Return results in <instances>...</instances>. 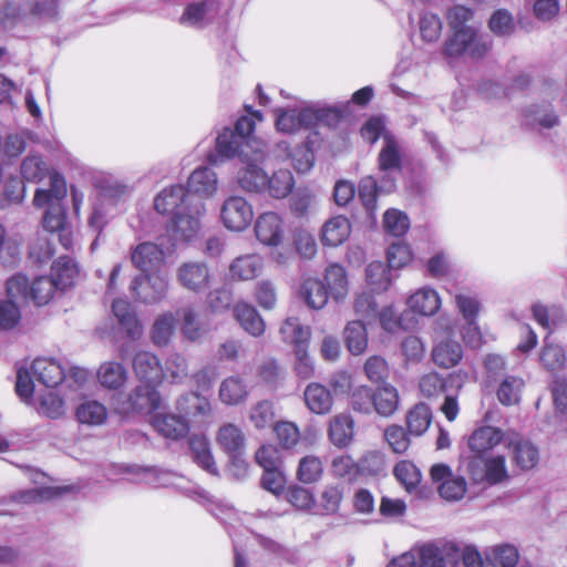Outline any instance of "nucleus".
Instances as JSON below:
<instances>
[{
  "instance_id": "b1692460",
  "label": "nucleus",
  "mask_w": 567,
  "mask_h": 567,
  "mask_svg": "<svg viewBox=\"0 0 567 567\" xmlns=\"http://www.w3.org/2000/svg\"><path fill=\"white\" fill-rule=\"evenodd\" d=\"M188 188L203 197H213L218 189L216 173L209 167L195 169L188 178Z\"/></svg>"
},
{
  "instance_id": "c85d7f7f",
  "label": "nucleus",
  "mask_w": 567,
  "mask_h": 567,
  "mask_svg": "<svg viewBox=\"0 0 567 567\" xmlns=\"http://www.w3.org/2000/svg\"><path fill=\"white\" fill-rule=\"evenodd\" d=\"M76 420L87 426L103 425L109 416L106 406L96 400H85L75 410Z\"/></svg>"
},
{
  "instance_id": "dca6fc26",
  "label": "nucleus",
  "mask_w": 567,
  "mask_h": 567,
  "mask_svg": "<svg viewBox=\"0 0 567 567\" xmlns=\"http://www.w3.org/2000/svg\"><path fill=\"white\" fill-rule=\"evenodd\" d=\"M352 226L350 220L342 215L329 218L321 228L320 239L324 246L338 247L351 235Z\"/></svg>"
},
{
  "instance_id": "680f3d73",
  "label": "nucleus",
  "mask_w": 567,
  "mask_h": 567,
  "mask_svg": "<svg viewBox=\"0 0 567 567\" xmlns=\"http://www.w3.org/2000/svg\"><path fill=\"white\" fill-rule=\"evenodd\" d=\"M394 475L409 492L417 487L422 477L419 468L409 461L398 463L394 467Z\"/></svg>"
},
{
  "instance_id": "f03ea898",
  "label": "nucleus",
  "mask_w": 567,
  "mask_h": 567,
  "mask_svg": "<svg viewBox=\"0 0 567 567\" xmlns=\"http://www.w3.org/2000/svg\"><path fill=\"white\" fill-rule=\"evenodd\" d=\"M66 194V183L60 174L51 175V187L38 188L34 193L33 205L39 208L48 207L43 226L51 233L64 230L66 216L61 202Z\"/></svg>"
},
{
  "instance_id": "7ed1b4c3",
  "label": "nucleus",
  "mask_w": 567,
  "mask_h": 567,
  "mask_svg": "<svg viewBox=\"0 0 567 567\" xmlns=\"http://www.w3.org/2000/svg\"><path fill=\"white\" fill-rule=\"evenodd\" d=\"M267 153L265 144L254 146L248 144L239 154V168L236 173V181L239 187L249 193H264L267 179L265 164Z\"/></svg>"
},
{
  "instance_id": "cd10ccee",
  "label": "nucleus",
  "mask_w": 567,
  "mask_h": 567,
  "mask_svg": "<svg viewBox=\"0 0 567 567\" xmlns=\"http://www.w3.org/2000/svg\"><path fill=\"white\" fill-rule=\"evenodd\" d=\"M151 423L159 434L167 439H179L188 431L186 421L172 414L157 413L152 417Z\"/></svg>"
},
{
  "instance_id": "f704fd0d",
  "label": "nucleus",
  "mask_w": 567,
  "mask_h": 567,
  "mask_svg": "<svg viewBox=\"0 0 567 567\" xmlns=\"http://www.w3.org/2000/svg\"><path fill=\"white\" fill-rule=\"evenodd\" d=\"M328 435L338 447L347 446L353 437V421L347 414H338L329 422Z\"/></svg>"
},
{
  "instance_id": "5701e85b",
  "label": "nucleus",
  "mask_w": 567,
  "mask_h": 567,
  "mask_svg": "<svg viewBox=\"0 0 567 567\" xmlns=\"http://www.w3.org/2000/svg\"><path fill=\"white\" fill-rule=\"evenodd\" d=\"M248 144L260 146L262 142L244 141L238 134H235L233 130L226 127L217 136L216 151L218 155L226 158H233L235 156L239 157V154Z\"/></svg>"
},
{
  "instance_id": "1a4fd4ad",
  "label": "nucleus",
  "mask_w": 567,
  "mask_h": 567,
  "mask_svg": "<svg viewBox=\"0 0 567 567\" xmlns=\"http://www.w3.org/2000/svg\"><path fill=\"white\" fill-rule=\"evenodd\" d=\"M185 213H175L173 233L178 240H190L202 229V218L206 214V206L200 200L188 204Z\"/></svg>"
},
{
  "instance_id": "2eb2a0df",
  "label": "nucleus",
  "mask_w": 567,
  "mask_h": 567,
  "mask_svg": "<svg viewBox=\"0 0 567 567\" xmlns=\"http://www.w3.org/2000/svg\"><path fill=\"white\" fill-rule=\"evenodd\" d=\"M133 370L140 380L156 385L164 381V368L158 357L150 351H138L133 358Z\"/></svg>"
},
{
  "instance_id": "a211bd4d",
  "label": "nucleus",
  "mask_w": 567,
  "mask_h": 567,
  "mask_svg": "<svg viewBox=\"0 0 567 567\" xmlns=\"http://www.w3.org/2000/svg\"><path fill=\"white\" fill-rule=\"evenodd\" d=\"M406 305L417 315L433 316L440 310L442 300L436 290L423 287L408 298Z\"/></svg>"
},
{
  "instance_id": "473e14b6",
  "label": "nucleus",
  "mask_w": 567,
  "mask_h": 567,
  "mask_svg": "<svg viewBox=\"0 0 567 567\" xmlns=\"http://www.w3.org/2000/svg\"><path fill=\"white\" fill-rule=\"evenodd\" d=\"M112 310L120 324L131 339L135 340L142 336L143 328L127 301L115 300L112 305Z\"/></svg>"
},
{
  "instance_id": "e2e57ef3",
  "label": "nucleus",
  "mask_w": 567,
  "mask_h": 567,
  "mask_svg": "<svg viewBox=\"0 0 567 567\" xmlns=\"http://www.w3.org/2000/svg\"><path fill=\"white\" fill-rule=\"evenodd\" d=\"M529 124H538L545 128H551L559 122L550 105H533L526 114Z\"/></svg>"
},
{
  "instance_id": "412c9836",
  "label": "nucleus",
  "mask_w": 567,
  "mask_h": 567,
  "mask_svg": "<svg viewBox=\"0 0 567 567\" xmlns=\"http://www.w3.org/2000/svg\"><path fill=\"white\" fill-rule=\"evenodd\" d=\"M307 408L315 414H327L333 406V396L321 383H309L303 391Z\"/></svg>"
},
{
  "instance_id": "de8ad7c7",
  "label": "nucleus",
  "mask_w": 567,
  "mask_h": 567,
  "mask_svg": "<svg viewBox=\"0 0 567 567\" xmlns=\"http://www.w3.org/2000/svg\"><path fill=\"white\" fill-rule=\"evenodd\" d=\"M58 289L56 282L52 277H38L31 282L30 301L38 306L47 305Z\"/></svg>"
},
{
  "instance_id": "ea45409f",
  "label": "nucleus",
  "mask_w": 567,
  "mask_h": 567,
  "mask_svg": "<svg viewBox=\"0 0 567 567\" xmlns=\"http://www.w3.org/2000/svg\"><path fill=\"white\" fill-rule=\"evenodd\" d=\"M398 406L399 393L393 385L385 383L374 392L373 409L378 414L390 416L398 410Z\"/></svg>"
},
{
  "instance_id": "338daca9",
  "label": "nucleus",
  "mask_w": 567,
  "mask_h": 567,
  "mask_svg": "<svg viewBox=\"0 0 567 567\" xmlns=\"http://www.w3.org/2000/svg\"><path fill=\"white\" fill-rule=\"evenodd\" d=\"M332 474L337 477L352 481L361 472L359 463H355L349 455H340L333 458L331 464Z\"/></svg>"
},
{
  "instance_id": "f3484780",
  "label": "nucleus",
  "mask_w": 567,
  "mask_h": 567,
  "mask_svg": "<svg viewBox=\"0 0 567 567\" xmlns=\"http://www.w3.org/2000/svg\"><path fill=\"white\" fill-rule=\"evenodd\" d=\"M507 432L494 426H481L476 429L468 437V447L475 454L481 455L491 451L501 442L506 444Z\"/></svg>"
},
{
  "instance_id": "c9c22d12",
  "label": "nucleus",
  "mask_w": 567,
  "mask_h": 567,
  "mask_svg": "<svg viewBox=\"0 0 567 567\" xmlns=\"http://www.w3.org/2000/svg\"><path fill=\"white\" fill-rule=\"evenodd\" d=\"M343 338L348 350L354 354H362L368 347V332L361 320H352L343 330Z\"/></svg>"
},
{
  "instance_id": "bf43d9fd",
  "label": "nucleus",
  "mask_w": 567,
  "mask_h": 567,
  "mask_svg": "<svg viewBox=\"0 0 567 567\" xmlns=\"http://www.w3.org/2000/svg\"><path fill=\"white\" fill-rule=\"evenodd\" d=\"M540 361L547 370L558 371L565 365L566 354L560 346L546 340L540 352Z\"/></svg>"
},
{
  "instance_id": "72a5a7b5",
  "label": "nucleus",
  "mask_w": 567,
  "mask_h": 567,
  "mask_svg": "<svg viewBox=\"0 0 567 567\" xmlns=\"http://www.w3.org/2000/svg\"><path fill=\"white\" fill-rule=\"evenodd\" d=\"M392 284L389 268L381 261H372L365 268V287L368 290L382 293Z\"/></svg>"
},
{
  "instance_id": "a19ab883",
  "label": "nucleus",
  "mask_w": 567,
  "mask_h": 567,
  "mask_svg": "<svg viewBox=\"0 0 567 567\" xmlns=\"http://www.w3.org/2000/svg\"><path fill=\"white\" fill-rule=\"evenodd\" d=\"M401 167V152L398 141L390 133L384 134V144L379 154V168L382 172L399 171Z\"/></svg>"
},
{
  "instance_id": "79ce46f5",
  "label": "nucleus",
  "mask_w": 567,
  "mask_h": 567,
  "mask_svg": "<svg viewBox=\"0 0 567 567\" xmlns=\"http://www.w3.org/2000/svg\"><path fill=\"white\" fill-rule=\"evenodd\" d=\"M434 362L444 369H450L456 365L462 357L463 350L460 343L454 341H441L433 349Z\"/></svg>"
},
{
  "instance_id": "603ef678",
  "label": "nucleus",
  "mask_w": 567,
  "mask_h": 567,
  "mask_svg": "<svg viewBox=\"0 0 567 567\" xmlns=\"http://www.w3.org/2000/svg\"><path fill=\"white\" fill-rule=\"evenodd\" d=\"M176 408L185 415H200L209 412L210 404L207 398L189 392L177 400Z\"/></svg>"
},
{
  "instance_id": "37998d69",
  "label": "nucleus",
  "mask_w": 567,
  "mask_h": 567,
  "mask_svg": "<svg viewBox=\"0 0 567 567\" xmlns=\"http://www.w3.org/2000/svg\"><path fill=\"white\" fill-rule=\"evenodd\" d=\"M58 174L51 171L49 165L39 155H29L21 163V175L27 182L39 183L44 177Z\"/></svg>"
},
{
  "instance_id": "4d7b16f0",
  "label": "nucleus",
  "mask_w": 567,
  "mask_h": 567,
  "mask_svg": "<svg viewBox=\"0 0 567 567\" xmlns=\"http://www.w3.org/2000/svg\"><path fill=\"white\" fill-rule=\"evenodd\" d=\"M383 228L388 234L399 237L410 228V219L403 212L390 208L384 213Z\"/></svg>"
},
{
  "instance_id": "69168bd1",
  "label": "nucleus",
  "mask_w": 567,
  "mask_h": 567,
  "mask_svg": "<svg viewBox=\"0 0 567 567\" xmlns=\"http://www.w3.org/2000/svg\"><path fill=\"white\" fill-rule=\"evenodd\" d=\"M445 380L437 372H429L423 374L419 381V389L423 396L431 399L436 398L445 390Z\"/></svg>"
},
{
  "instance_id": "7c9ffc66",
  "label": "nucleus",
  "mask_w": 567,
  "mask_h": 567,
  "mask_svg": "<svg viewBox=\"0 0 567 567\" xmlns=\"http://www.w3.org/2000/svg\"><path fill=\"white\" fill-rule=\"evenodd\" d=\"M300 296L308 307L319 310L327 305L329 295L321 280L308 277L302 280Z\"/></svg>"
},
{
  "instance_id": "6ab92c4d",
  "label": "nucleus",
  "mask_w": 567,
  "mask_h": 567,
  "mask_svg": "<svg viewBox=\"0 0 567 567\" xmlns=\"http://www.w3.org/2000/svg\"><path fill=\"white\" fill-rule=\"evenodd\" d=\"M265 267L264 257L259 254H246L235 258L229 265V274L233 279L252 280Z\"/></svg>"
},
{
  "instance_id": "ddd939ff",
  "label": "nucleus",
  "mask_w": 567,
  "mask_h": 567,
  "mask_svg": "<svg viewBox=\"0 0 567 567\" xmlns=\"http://www.w3.org/2000/svg\"><path fill=\"white\" fill-rule=\"evenodd\" d=\"M177 280L185 289L200 292L209 287L210 272L206 264L189 261L178 268Z\"/></svg>"
},
{
  "instance_id": "4be33fe9",
  "label": "nucleus",
  "mask_w": 567,
  "mask_h": 567,
  "mask_svg": "<svg viewBox=\"0 0 567 567\" xmlns=\"http://www.w3.org/2000/svg\"><path fill=\"white\" fill-rule=\"evenodd\" d=\"M132 261L143 272L161 270L164 252L156 244L143 243L133 250Z\"/></svg>"
},
{
  "instance_id": "6e6552de",
  "label": "nucleus",
  "mask_w": 567,
  "mask_h": 567,
  "mask_svg": "<svg viewBox=\"0 0 567 567\" xmlns=\"http://www.w3.org/2000/svg\"><path fill=\"white\" fill-rule=\"evenodd\" d=\"M220 218L227 229L243 231L254 218L252 206L241 196H230L221 206Z\"/></svg>"
},
{
  "instance_id": "3c124183",
  "label": "nucleus",
  "mask_w": 567,
  "mask_h": 567,
  "mask_svg": "<svg viewBox=\"0 0 567 567\" xmlns=\"http://www.w3.org/2000/svg\"><path fill=\"white\" fill-rule=\"evenodd\" d=\"M524 380L518 377H506L497 389V399L503 405H514L519 402Z\"/></svg>"
},
{
  "instance_id": "a18cd8bd",
  "label": "nucleus",
  "mask_w": 567,
  "mask_h": 567,
  "mask_svg": "<svg viewBox=\"0 0 567 567\" xmlns=\"http://www.w3.org/2000/svg\"><path fill=\"white\" fill-rule=\"evenodd\" d=\"M164 380L183 383L189 375L188 360L179 353H172L165 360Z\"/></svg>"
},
{
  "instance_id": "6e6d98bb",
  "label": "nucleus",
  "mask_w": 567,
  "mask_h": 567,
  "mask_svg": "<svg viewBox=\"0 0 567 567\" xmlns=\"http://www.w3.org/2000/svg\"><path fill=\"white\" fill-rule=\"evenodd\" d=\"M249 421L257 430L266 429L275 419L274 404L269 400H261L252 404L249 410Z\"/></svg>"
},
{
  "instance_id": "393cba45",
  "label": "nucleus",
  "mask_w": 567,
  "mask_h": 567,
  "mask_svg": "<svg viewBox=\"0 0 567 567\" xmlns=\"http://www.w3.org/2000/svg\"><path fill=\"white\" fill-rule=\"evenodd\" d=\"M324 281L328 295L330 293L336 301L344 300L349 293L348 275L339 264H332L327 267L324 272Z\"/></svg>"
},
{
  "instance_id": "c03bdc74",
  "label": "nucleus",
  "mask_w": 567,
  "mask_h": 567,
  "mask_svg": "<svg viewBox=\"0 0 567 567\" xmlns=\"http://www.w3.org/2000/svg\"><path fill=\"white\" fill-rule=\"evenodd\" d=\"M31 281L22 274L11 276L6 282V291L9 300L7 302L13 303L18 309L20 303L30 301Z\"/></svg>"
},
{
  "instance_id": "13d9d810",
  "label": "nucleus",
  "mask_w": 567,
  "mask_h": 567,
  "mask_svg": "<svg viewBox=\"0 0 567 567\" xmlns=\"http://www.w3.org/2000/svg\"><path fill=\"white\" fill-rule=\"evenodd\" d=\"M25 196V187L17 177L9 178L4 184L3 193L0 195V208L6 209L11 205L22 203Z\"/></svg>"
},
{
  "instance_id": "39448f33",
  "label": "nucleus",
  "mask_w": 567,
  "mask_h": 567,
  "mask_svg": "<svg viewBox=\"0 0 567 567\" xmlns=\"http://www.w3.org/2000/svg\"><path fill=\"white\" fill-rule=\"evenodd\" d=\"M328 115L338 118L340 113L336 110H316L311 107H306L300 111H278L276 125L281 132L295 133L302 127L315 126L318 122L324 121Z\"/></svg>"
},
{
  "instance_id": "a878e982",
  "label": "nucleus",
  "mask_w": 567,
  "mask_h": 567,
  "mask_svg": "<svg viewBox=\"0 0 567 567\" xmlns=\"http://www.w3.org/2000/svg\"><path fill=\"white\" fill-rule=\"evenodd\" d=\"M25 402L31 403L39 414L50 419H59L63 416L66 411L63 399L53 391L38 393L34 400L31 398Z\"/></svg>"
},
{
  "instance_id": "4c0bfd02",
  "label": "nucleus",
  "mask_w": 567,
  "mask_h": 567,
  "mask_svg": "<svg viewBox=\"0 0 567 567\" xmlns=\"http://www.w3.org/2000/svg\"><path fill=\"white\" fill-rule=\"evenodd\" d=\"M248 391L239 377H228L219 385V399L227 405H237L246 400Z\"/></svg>"
},
{
  "instance_id": "e433bc0d",
  "label": "nucleus",
  "mask_w": 567,
  "mask_h": 567,
  "mask_svg": "<svg viewBox=\"0 0 567 567\" xmlns=\"http://www.w3.org/2000/svg\"><path fill=\"white\" fill-rule=\"evenodd\" d=\"M217 442L230 456L239 455L245 447V436L241 430L231 423L219 429Z\"/></svg>"
},
{
  "instance_id": "8fccbe9b",
  "label": "nucleus",
  "mask_w": 567,
  "mask_h": 567,
  "mask_svg": "<svg viewBox=\"0 0 567 567\" xmlns=\"http://www.w3.org/2000/svg\"><path fill=\"white\" fill-rule=\"evenodd\" d=\"M280 333L285 341L303 347L310 340V329L302 326L297 318H288L280 327Z\"/></svg>"
},
{
  "instance_id": "c756f323",
  "label": "nucleus",
  "mask_w": 567,
  "mask_h": 567,
  "mask_svg": "<svg viewBox=\"0 0 567 567\" xmlns=\"http://www.w3.org/2000/svg\"><path fill=\"white\" fill-rule=\"evenodd\" d=\"M295 187V178L290 171L278 169L267 176L264 193L276 199L288 197Z\"/></svg>"
},
{
  "instance_id": "09e8293b",
  "label": "nucleus",
  "mask_w": 567,
  "mask_h": 567,
  "mask_svg": "<svg viewBox=\"0 0 567 567\" xmlns=\"http://www.w3.org/2000/svg\"><path fill=\"white\" fill-rule=\"evenodd\" d=\"M190 450L194 461L208 473L216 475L217 467L209 450L208 441L202 436H195L190 440Z\"/></svg>"
},
{
  "instance_id": "0eeeda50",
  "label": "nucleus",
  "mask_w": 567,
  "mask_h": 567,
  "mask_svg": "<svg viewBox=\"0 0 567 567\" xmlns=\"http://www.w3.org/2000/svg\"><path fill=\"white\" fill-rule=\"evenodd\" d=\"M131 289L144 302L159 301L167 292L168 275L162 269L144 272L132 281Z\"/></svg>"
},
{
  "instance_id": "864d4df0",
  "label": "nucleus",
  "mask_w": 567,
  "mask_h": 567,
  "mask_svg": "<svg viewBox=\"0 0 567 567\" xmlns=\"http://www.w3.org/2000/svg\"><path fill=\"white\" fill-rule=\"evenodd\" d=\"M78 276V268L69 257H61L52 266V278L59 289L71 286Z\"/></svg>"
},
{
  "instance_id": "052dcab7",
  "label": "nucleus",
  "mask_w": 567,
  "mask_h": 567,
  "mask_svg": "<svg viewBox=\"0 0 567 567\" xmlns=\"http://www.w3.org/2000/svg\"><path fill=\"white\" fill-rule=\"evenodd\" d=\"M373 293L370 290H363L358 292L353 299L354 312L369 321L377 319L378 315V303Z\"/></svg>"
},
{
  "instance_id": "9d476101",
  "label": "nucleus",
  "mask_w": 567,
  "mask_h": 567,
  "mask_svg": "<svg viewBox=\"0 0 567 567\" xmlns=\"http://www.w3.org/2000/svg\"><path fill=\"white\" fill-rule=\"evenodd\" d=\"M468 473L475 482L486 481L497 484L508 477L506 460L503 455H494L486 458L474 456L468 463Z\"/></svg>"
},
{
  "instance_id": "49530a36",
  "label": "nucleus",
  "mask_w": 567,
  "mask_h": 567,
  "mask_svg": "<svg viewBox=\"0 0 567 567\" xmlns=\"http://www.w3.org/2000/svg\"><path fill=\"white\" fill-rule=\"evenodd\" d=\"M432 421V411L424 404H416L406 415V426L410 434L422 435L429 429Z\"/></svg>"
},
{
  "instance_id": "aec40b11",
  "label": "nucleus",
  "mask_w": 567,
  "mask_h": 567,
  "mask_svg": "<svg viewBox=\"0 0 567 567\" xmlns=\"http://www.w3.org/2000/svg\"><path fill=\"white\" fill-rule=\"evenodd\" d=\"M194 198L188 195L182 185L164 188L154 199V208L159 214H173L184 203L192 204Z\"/></svg>"
},
{
  "instance_id": "4468645a",
  "label": "nucleus",
  "mask_w": 567,
  "mask_h": 567,
  "mask_svg": "<svg viewBox=\"0 0 567 567\" xmlns=\"http://www.w3.org/2000/svg\"><path fill=\"white\" fill-rule=\"evenodd\" d=\"M506 446L512 451L513 461L522 470H530L538 463L537 447L516 432L508 431Z\"/></svg>"
},
{
  "instance_id": "58836bf2",
  "label": "nucleus",
  "mask_w": 567,
  "mask_h": 567,
  "mask_svg": "<svg viewBox=\"0 0 567 567\" xmlns=\"http://www.w3.org/2000/svg\"><path fill=\"white\" fill-rule=\"evenodd\" d=\"M176 328V318L172 312L158 316L151 329L150 337L157 347H165L169 343Z\"/></svg>"
},
{
  "instance_id": "20e7f679",
  "label": "nucleus",
  "mask_w": 567,
  "mask_h": 567,
  "mask_svg": "<svg viewBox=\"0 0 567 567\" xmlns=\"http://www.w3.org/2000/svg\"><path fill=\"white\" fill-rule=\"evenodd\" d=\"M489 49L491 42L478 34L475 28H465L454 32L445 42L444 53L449 58L466 55L472 59H481L487 54Z\"/></svg>"
},
{
  "instance_id": "bb28decb",
  "label": "nucleus",
  "mask_w": 567,
  "mask_h": 567,
  "mask_svg": "<svg viewBox=\"0 0 567 567\" xmlns=\"http://www.w3.org/2000/svg\"><path fill=\"white\" fill-rule=\"evenodd\" d=\"M99 383L109 390H117L127 381V370L116 361H106L97 370Z\"/></svg>"
},
{
  "instance_id": "774afa93",
  "label": "nucleus",
  "mask_w": 567,
  "mask_h": 567,
  "mask_svg": "<svg viewBox=\"0 0 567 567\" xmlns=\"http://www.w3.org/2000/svg\"><path fill=\"white\" fill-rule=\"evenodd\" d=\"M553 398L557 413H559V425L567 430V383L557 380L553 386Z\"/></svg>"
},
{
  "instance_id": "f257e3e1",
  "label": "nucleus",
  "mask_w": 567,
  "mask_h": 567,
  "mask_svg": "<svg viewBox=\"0 0 567 567\" xmlns=\"http://www.w3.org/2000/svg\"><path fill=\"white\" fill-rule=\"evenodd\" d=\"M65 378L64 368L53 358H37L29 367H21L17 373L16 390L23 400H30L35 393L33 379L47 388H54Z\"/></svg>"
},
{
  "instance_id": "f8f14e48",
  "label": "nucleus",
  "mask_w": 567,
  "mask_h": 567,
  "mask_svg": "<svg viewBox=\"0 0 567 567\" xmlns=\"http://www.w3.org/2000/svg\"><path fill=\"white\" fill-rule=\"evenodd\" d=\"M431 477L439 484L440 495L446 501H458L466 493V481L462 476H455L445 464H434L431 467Z\"/></svg>"
},
{
  "instance_id": "423d86ee",
  "label": "nucleus",
  "mask_w": 567,
  "mask_h": 567,
  "mask_svg": "<svg viewBox=\"0 0 567 567\" xmlns=\"http://www.w3.org/2000/svg\"><path fill=\"white\" fill-rule=\"evenodd\" d=\"M161 396L153 384L135 388L126 399L117 398L114 402L116 412L130 414L133 412H152L159 408Z\"/></svg>"
},
{
  "instance_id": "5fc2aeb1",
  "label": "nucleus",
  "mask_w": 567,
  "mask_h": 567,
  "mask_svg": "<svg viewBox=\"0 0 567 567\" xmlns=\"http://www.w3.org/2000/svg\"><path fill=\"white\" fill-rule=\"evenodd\" d=\"M323 473L322 462L315 455H307L299 461L297 478L303 484L319 481Z\"/></svg>"
},
{
  "instance_id": "0e129e2a",
  "label": "nucleus",
  "mask_w": 567,
  "mask_h": 567,
  "mask_svg": "<svg viewBox=\"0 0 567 567\" xmlns=\"http://www.w3.org/2000/svg\"><path fill=\"white\" fill-rule=\"evenodd\" d=\"M419 32L423 41L433 43L441 38L442 21L433 13H424L419 22Z\"/></svg>"
},
{
  "instance_id": "9b49d317",
  "label": "nucleus",
  "mask_w": 567,
  "mask_h": 567,
  "mask_svg": "<svg viewBox=\"0 0 567 567\" xmlns=\"http://www.w3.org/2000/svg\"><path fill=\"white\" fill-rule=\"evenodd\" d=\"M257 240L267 247H279L285 239L286 227L282 217L275 212L260 214L254 226Z\"/></svg>"
},
{
  "instance_id": "2f4dec72",
  "label": "nucleus",
  "mask_w": 567,
  "mask_h": 567,
  "mask_svg": "<svg viewBox=\"0 0 567 567\" xmlns=\"http://www.w3.org/2000/svg\"><path fill=\"white\" fill-rule=\"evenodd\" d=\"M234 315L240 326L251 336L258 337L264 333L265 322L251 305L238 302L234 308Z\"/></svg>"
}]
</instances>
